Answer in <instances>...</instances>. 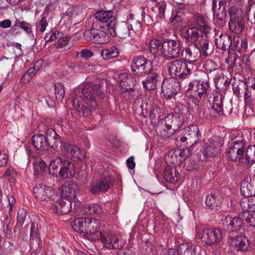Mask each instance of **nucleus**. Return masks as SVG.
Here are the masks:
<instances>
[{"label": "nucleus", "mask_w": 255, "mask_h": 255, "mask_svg": "<svg viewBox=\"0 0 255 255\" xmlns=\"http://www.w3.org/2000/svg\"><path fill=\"white\" fill-rule=\"evenodd\" d=\"M60 148L64 156L74 161H81L84 158V156L80 148L74 144L63 141L60 145Z\"/></svg>", "instance_id": "f3484780"}, {"label": "nucleus", "mask_w": 255, "mask_h": 255, "mask_svg": "<svg viewBox=\"0 0 255 255\" xmlns=\"http://www.w3.org/2000/svg\"><path fill=\"white\" fill-rule=\"evenodd\" d=\"M212 28L211 26L210 29H207V30L204 29L203 34H202V36L198 39L197 42L193 44V46L197 48L201 52L202 55L205 57L208 56L207 51L209 48L210 37V34L212 33Z\"/></svg>", "instance_id": "5701e85b"}, {"label": "nucleus", "mask_w": 255, "mask_h": 255, "mask_svg": "<svg viewBox=\"0 0 255 255\" xmlns=\"http://www.w3.org/2000/svg\"><path fill=\"white\" fill-rule=\"evenodd\" d=\"M194 25L189 26L182 32V36L186 42L194 44L203 34L204 29H211L208 18L203 14L196 13L193 16Z\"/></svg>", "instance_id": "f03ea898"}, {"label": "nucleus", "mask_w": 255, "mask_h": 255, "mask_svg": "<svg viewBox=\"0 0 255 255\" xmlns=\"http://www.w3.org/2000/svg\"><path fill=\"white\" fill-rule=\"evenodd\" d=\"M224 96L222 94H218L214 96L212 109L219 115L223 114V100Z\"/></svg>", "instance_id": "a18cd8bd"}, {"label": "nucleus", "mask_w": 255, "mask_h": 255, "mask_svg": "<svg viewBox=\"0 0 255 255\" xmlns=\"http://www.w3.org/2000/svg\"><path fill=\"white\" fill-rule=\"evenodd\" d=\"M87 218H79L71 223L72 228L77 232L85 237L86 231Z\"/></svg>", "instance_id": "79ce46f5"}, {"label": "nucleus", "mask_w": 255, "mask_h": 255, "mask_svg": "<svg viewBox=\"0 0 255 255\" xmlns=\"http://www.w3.org/2000/svg\"><path fill=\"white\" fill-rule=\"evenodd\" d=\"M232 153V151L228 145L225 152L226 156V161L224 163V166L226 170L233 172L235 169L234 163L238 162V160H233L231 158L232 157L231 156Z\"/></svg>", "instance_id": "c03bdc74"}, {"label": "nucleus", "mask_w": 255, "mask_h": 255, "mask_svg": "<svg viewBox=\"0 0 255 255\" xmlns=\"http://www.w3.org/2000/svg\"><path fill=\"white\" fill-rule=\"evenodd\" d=\"M212 9L213 18L220 26H223L226 22L227 16L226 9L227 0H212Z\"/></svg>", "instance_id": "f8f14e48"}, {"label": "nucleus", "mask_w": 255, "mask_h": 255, "mask_svg": "<svg viewBox=\"0 0 255 255\" xmlns=\"http://www.w3.org/2000/svg\"><path fill=\"white\" fill-rule=\"evenodd\" d=\"M136 90L134 88H132L131 89H122L121 90V95L126 100H131L134 99L136 95Z\"/></svg>", "instance_id": "13d9d810"}, {"label": "nucleus", "mask_w": 255, "mask_h": 255, "mask_svg": "<svg viewBox=\"0 0 255 255\" xmlns=\"http://www.w3.org/2000/svg\"><path fill=\"white\" fill-rule=\"evenodd\" d=\"M35 197L39 201H48L52 200L54 197V191L51 187L42 184L35 185L33 189Z\"/></svg>", "instance_id": "412c9836"}, {"label": "nucleus", "mask_w": 255, "mask_h": 255, "mask_svg": "<svg viewBox=\"0 0 255 255\" xmlns=\"http://www.w3.org/2000/svg\"><path fill=\"white\" fill-rule=\"evenodd\" d=\"M242 212L240 213V216H244L245 212H251L255 210V202L252 197H244L240 201Z\"/></svg>", "instance_id": "e433bc0d"}, {"label": "nucleus", "mask_w": 255, "mask_h": 255, "mask_svg": "<svg viewBox=\"0 0 255 255\" xmlns=\"http://www.w3.org/2000/svg\"><path fill=\"white\" fill-rule=\"evenodd\" d=\"M130 67L133 75L138 77L148 75L153 69L152 62L141 56L133 59Z\"/></svg>", "instance_id": "1a4fd4ad"}, {"label": "nucleus", "mask_w": 255, "mask_h": 255, "mask_svg": "<svg viewBox=\"0 0 255 255\" xmlns=\"http://www.w3.org/2000/svg\"><path fill=\"white\" fill-rule=\"evenodd\" d=\"M183 13L182 11L173 10L172 12V15L170 18V22H173L174 21L180 22L182 20V16Z\"/></svg>", "instance_id": "69168bd1"}, {"label": "nucleus", "mask_w": 255, "mask_h": 255, "mask_svg": "<svg viewBox=\"0 0 255 255\" xmlns=\"http://www.w3.org/2000/svg\"><path fill=\"white\" fill-rule=\"evenodd\" d=\"M230 15L229 27L230 30L236 34H240L245 29V21L241 12L236 6H231L228 8Z\"/></svg>", "instance_id": "9b49d317"}, {"label": "nucleus", "mask_w": 255, "mask_h": 255, "mask_svg": "<svg viewBox=\"0 0 255 255\" xmlns=\"http://www.w3.org/2000/svg\"><path fill=\"white\" fill-rule=\"evenodd\" d=\"M182 59H175L171 62L167 63V69L169 75L172 79L177 80L178 75L179 72L180 63L182 62Z\"/></svg>", "instance_id": "4c0bfd02"}, {"label": "nucleus", "mask_w": 255, "mask_h": 255, "mask_svg": "<svg viewBox=\"0 0 255 255\" xmlns=\"http://www.w3.org/2000/svg\"><path fill=\"white\" fill-rule=\"evenodd\" d=\"M215 81L216 89L220 92H225L230 85L231 79L221 73L216 76Z\"/></svg>", "instance_id": "c9c22d12"}, {"label": "nucleus", "mask_w": 255, "mask_h": 255, "mask_svg": "<svg viewBox=\"0 0 255 255\" xmlns=\"http://www.w3.org/2000/svg\"><path fill=\"white\" fill-rule=\"evenodd\" d=\"M72 202L70 200L65 201L63 199H59L51 205V210L58 214L65 215L72 212Z\"/></svg>", "instance_id": "bb28decb"}, {"label": "nucleus", "mask_w": 255, "mask_h": 255, "mask_svg": "<svg viewBox=\"0 0 255 255\" xmlns=\"http://www.w3.org/2000/svg\"><path fill=\"white\" fill-rule=\"evenodd\" d=\"M161 112V110L158 107H154L150 110L149 118L152 122L154 123L159 122V120L160 119L159 114Z\"/></svg>", "instance_id": "5fc2aeb1"}, {"label": "nucleus", "mask_w": 255, "mask_h": 255, "mask_svg": "<svg viewBox=\"0 0 255 255\" xmlns=\"http://www.w3.org/2000/svg\"><path fill=\"white\" fill-rule=\"evenodd\" d=\"M245 159L246 163L250 164L251 167L255 163V145H250L247 147Z\"/></svg>", "instance_id": "09e8293b"}, {"label": "nucleus", "mask_w": 255, "mask_h": 255, "mask_svg": "<svg viewBox=\"0 0 255 255\" xmlns=\"http://www.w3.org/2000/svg\"><path fill=\"white\" fill-rule=\"evenodd\" d=\"M29 224H27L23 229L20 235L23 239L25 238L26 240L28 238L32 239L36 242L37 246L39 247L41 246L42 241L40 238V234L39 233L38 224L35 222H31L30 226V235L28 236L25 232L28 230Z\"/></svg>", "instance_id": "b1692460"}, {"label": "nucleus", "mask_w": 255, "mask_h": 255, "mask_svg": "<svg viewBox=\"0 0 255 255\" xmlns=\"http://www.w3.org/2000/svg\"><path fill=\"white\" fill-rule=\"evenodd\" d=\"M86 231L85 237L93 241H98L103 231H99L100 221L98 219L87 217Z\"/></svg>", "instance_id": "aec40b11"}, {"label": "nucleus", "mask_w": 255, "mask_h": 255, "mask_svg": "<svg viewBox=\"0 0 255 255\" xmlns=\"http://www.w3.org/2000/svg\"><path fill=\"white\" fill-rule=\"evenodd\" d=\"M121 90L131 89L134 88L136 85V81L134 78L131 75L124 72L120 74L119 76Z\"/></svg>", "instance_id": "2f4dec72"}, {"label": "nucleus", "mask_w": 255, "mask_h": 255, "mask_svg": "<svg viewBox=\"0 0 255 255\" xmlns=\"http://www.w3.org/2000/svg\"><path fill=\"white\" fill-rule=\"evenodd\" d=\"M116 36H118L121 38H127L130 36L132 33V26L130 24L121 21L119 23H116L115 27Z\"/></svg>", "instance_id": "cd10ccee"}, {"label": "nucleus", "mask_w": 255, "mask_h": 255, "mask_svg": "<svg viewBox=\"0 0 255 255\" xmlns=\"http://www.w3.org/2000/svg\"><path fill=\"white\" fill-rule=\"evenodd\" d=\"M222 145V139L220 138L209 139L202 151L205 159L217 156L220 152Z\"/></svg>", "instance_id": "4be33fe9"}, {"label": "nucleus", "mask_w": 255, "mask_h": 255, "mask_svg": "<svg viewBox=\"0 0 255 255\" xmlns=\"http://www.w3.org/2000/svg\"><path fill=\"white\" fill-rule=\"evenodd\" d=\"M243 216L239 214L238 216L232 217L227 215L222 219L223 228L229 233L239 231L243 224Z\"/></svg>", "instance_id": "a211bd4d"}, {"label": "nucleus", "mask_w": 255, "mask_h": 255, "mask_svg": "<svg viewBox=\"0 0 255 255\" xmlns=\"http://www.w3.org/2000/svg\"><path fill=\"white\" fill-rule=\"evenodd\" d=\"M193 65L182 59L180 63L179 72L178 75V80L186 79L192 73V70L193 69Z\"/></svg>", "instance_id": "ea45409f"}, {"label": "nucleus", "mask_w": 255, "mask_h": 255, "mask_svg": "<svg viewBox=\"0 0 255 255\" xmlns=\"http://www.w3.org/2000/svg\"><path fill=\"white\" fill-rule=\"evenodd\" d=\"M49 172L53 176L70 179L75 174L74 164L69 160L61 157H57L51 160L48 168Z\"/></svg>", "instance_id": "20e7f679"}, {"label": "nucleus", "mask_w": 255, "mask_h": 255, "mask_svg": "<svg viewBox=\"0 0 255 255\" xmlns=\"http://www.w3.org/2000/svg\"><path fill=\"white\" fill-rule=\"evenodd\" d=\"M196 247L190 242L182 243L178 246L177 251L179 255H195Z\"/></svg>", "instance_id": "58836bf2"}, {"label": "nucleus", "mask_w": 255, "mask_h": 255, "mask_svg": "<svg viewBox=\"0 0 255 255\" xmlns=\"http://www.w3.org/2000/svg\"><path fill=\"white\" fill-rule=\"evenodd\" d=\"M81 94V98L83 101L74 99L72 105L80 115L87 117L97 109L98 106L97 99L103 98L104 93L98 85L92 84L83 88Z\"/></svg>", "instance_id": "f257e3e1"}, {"label": "nucleus", "mask_w": 255, "mask_h": 255, "mask_svg": "<svg viewBox=\"0 0 255 255\" xmlns=\"http://www.w3.org/2000/svg\"><path fill=\"white\" fill-rule=\"evenodd\" d=\"M50 34V35L48 40H47L48 41L60 40L64 35L62 32L58 31L56 30H51L48 34Z\"/></svg>", "instance_id": "0e129e2a"}, {"label": "nucleus", "mask_w": 255, "mask_h": 255, "mask_svg": "<svg viewBox=\"0 0 255 255\" xmlns=\"http://www.w3.org/2000/svg\"><path fill=\"white\" fill-rule=\"evenodd\" d=\"M189 154V148H187L186 150L178 148L175 149L174 151L171 150L168 153V156L171 155L172 158H173V155H175V157H177V155H179L180 158L179 161L182 162L184 161Z\"/></svg>", "instance_id": "3c124183"}, {"label": "nucleus", "mask_w": 255, "mask_h": 255, "mask_svg": "<svg viewBox=\"0 0 255 255\" xmlns=\"http://www.w3.org/2000/svg\"><path fill=\"white\" fill-rule=\"evenodd\" d=\"M177 169L174 166L167 165L163 171V178L169 183H174L178 181Z\"/></svg>", "instance_id": "f704fd0d"}, {"label": "nucleus", "mask_w": 255, "mask_h": 255, "mask_svg": "<svg viewBox=\"0 0 255 255\" xmlns=\"http://www.w3.org/2000/svg\"><path fill=\"white\" fill-rule=\"evenodd\" d=\"M205 204L211 210H218L221 205V200L219 194H210L206 196Z\"/></svg>", "instance_id": "a19ab883"}, {"label": "nucleus", "mask_w": 255, "mask_h": 255, "mask_svg": "<svg viewBox=\"0 0 255 255\" xmlns=\"http://www.w3.org/2000/svg\"><path fill=\"white\" fill-rule=\"evenodd\" d=\"M230 244L237 251H245L249 247V240L245 236H235L230 238Z\"/></svg>", "instance_id": "c756f323"}, {"label": "nucleus", "mask_w": 255, "mask_h": 255, "mask_svg": "<svg viewBox=\"0 0 255 255\" xmlns=\"http://www.w3.org/2000/svg\"><path fill=\"white\" fill-rule=\"evenodd\" d=\"M87 210L86 212L89 214H100L103 211L102 207L97 204L88 205Z\"/></svg>", "instance_id": "680f3d73"}, {"label": "nucleus", "mask_w": 255, "mask_h": 255, "mask_svg": "<svg viewBox=\"0 0 255 255\" xmlns=\"http://www.w3.org/2000/svg\"><path fill=\"white\" fill-rule=\"evenodd\" d=\"M84 36L87 41L100 44L106 43L109 40L107 31L94 21L91 28L84 32Z\"/></svg>", "instance_id": "6e6552de"}, {"label": "nucleus", "mask_w": 255, "mask_h": 255, "mask_svg": "<svg viewBox=\"0 0 255 255\" xmlns=\"http://www.w3.org/2000/svg\"><path fill=\"white\" fill-rule=\"evenodd\" d=\"M162 46V56L165 60H173L180 57L182 51V43L180 40L164 38Z\"/></svg>", "instance_id": "423d86ee"}, {"label": "nucleus", "mask_w": 255, "mask_h": 255, "mask_svg": "<svg viewBox=\"0 0 255 255\" xmlns=\"http://www.w3.org/2000/svg\"><path fill=\"white\" fill-rule=\"evenodd\" d=\"M191 92L189 98L194 104H198L211 97V89L208 81L199 79L192 80L188 84L186 94Z\"/></svg>", "instance_id": "7ed1b4c3"}, {"label": "nucleus", "mask_w": 255, "mask_h": 255, "mask_svg": "<svg viewBox=\"0 0 255 255\" xmlns=\"http://www.w3.org/2000/svg\"><path fill=\"white\" fill-rule=\"evenodd\" d=\"M114 179L111 176L102 177L96 183H92L90 186V192L94 195L100 192H105L114 185Z\"/></svg>", "instance_id": "dca6fc26"}, {"label": "nucleus", "mask_w": 255, "mask_h": 255, "mask_svg": "<svg viewBox=\"0 0 255 255\" xmlns=\"http://www.w3.org/2000/svg\"><path fill=\"white\" fill-rule=\"evenodd\" d=\"M45 138L47 141L49 146L55 149L59 143L63 142L61 137L59 135L55 130L51 128H48L46 131Z\"/></svg>", "instance_id": "c85d7f7f"}, {"label": "nucleus", "mask_w": 255, "mask_h": 255, "mask_svg": "<svg viewBox=\"0 0 255 255\" xmlns=\"http://www.w3.org/2000/svg\"><path fill=\"white\" fill-rule=\"evenodd\" d=\"M47 166L45 162L41 159L34 163V174L36 175L44 173L47 171Z\"/></svg>", "instance_id": "603ef678"}, {"label": "nucleus", "mask_w": 255, "mask_h": 255, "mask_svg": "<svg viewBox=\"0 0 255 255\" xmlns=\"http://www.w3.org/2000/svg\"><path fill=\"white\" fill-rule=\"evenodd\" d=\"M167 134L169 137L178 130L183 124V117L179 113L170 114L164 118Z\"/></svg>", "instance_id": "4468645a"}, {"label": "nucleus", "mask_w": 255, "mask_h": 255, "mask_svg": "<svg viewBox=\"0 0 255 255\" xmlns=\"http://www.w3.org/2000/svg\"><path fill=\"white\" fill-rule=\"evenodd\" d=\"M16 25H18V27L23 29L27 33H30L32 32L30 24L24 21H16Z\"/></svg>", "instance_id": "338daca9"}, {"label": "nucleus", "mask_w": 255, "mask_h": 255, "mask_svg": "<svg viewBox=\"0 0 255 255\" xmlns=\"http://www.w3.org/2000/svg\"><path fill=\"white\" fill-rule=\"evenodd\" d=\"M181 55L183 60L192 65L202 56L200 51L194 46L193 49L190 47L184 48L182 50Z\"/></svg>", "instance_id": "a878e982"}, {"label": "nucleus", "mask_w": 255, "mask_h": 255, "mask_svg": "<svg viewBox=\"0 0 255 255\" xmlns=\"http://www.w3.org/2000/svg\"><path fill=\"white\" fill-rule=\"evenodd\" d=\"M28 211L25 208H20L17 211V226H22L24 222L28 221L29 216Z\"/></svg>", "instance_id": "8fccbe9b"}, {"label": "nucleus", "mask_w": 255, "mask_h": 255, "mask_svg": "<svg viewBox=\"0 0 255 255\" xmlns=\"http://www.w3.org/2000/svg\"><path fill=\"white\" fill-rule=\"evenodd\" d=\"M120 52L116 46H113L109 48L103 49L102 50V55L105 60L116 58L119 56Z\"/></svg>", "instance_id": "de8ad7c7"}, {"label": "nucleus", "mask_w": 255, "mask_h": 255, "mask_svg": "<svg viewBox=\"0 0 255 255\" xmlns=\"http://www.w3.org/2000/svg\"><path fill=\"white\" fill-rule=\"evenodd\" d=\"M11 217H6L4 220L3 228L5 235L7 237H10L12 235V226L10 225Z\"/></svg>", "instance_id": "bf43d9fd"}, {"label": "nucleus", "mask_w": 255, "mask_h": 255, "mask_svg": "<svg viewBox=\"0 0 255 255\" xmlns=\"http://www.w3.org/2000/svg\"><path fill=\"white\" fill-rule=\"evenodd\" d=\"M158 7V16L160 18L165 19V12L167 8V3L164 0H160L157 2L156 4Z\"/></svg>", "instance_id": "052dcab7"}, {"label": "nucleus", "mask_w": 255, "mask_h": 255, "mask_svg": "<svg viewBox=\"0 0 255 255\" xmlns=\"http://www.w3.org/2000/svg\"><path fill=\"white\" fill-rule=\"evenodd\" d=\"M32 144L35 149L40 151H45L48 149V142L42 134H35L32 137Z\"/></svg>", "instance_id": "473e14b6"}, {"label": "nucleus", "mask_w": 255, "mask_h": 255, "mask_svg": "<svg viewBox=\"0 0 255 255\" xmlns=\"http://www.w3.org/2000/svg\"><path fill=\"white\" fill-rule=\"evenodd\" d=\"M182 133L184 136L180 137V140L187 148L197 144L202 138L201 133L197 125L185 127Z\"/></svg>", "instance_id": "9d476101"}, {"label": "nucleus", "mask_w": 255, "mask_h": 255, "mask_svg": "<svg viewBox=\"0 0 255 255\" xmlns=\"http://www.w3.org/2000/svg\"><path fill=\"white\" fill-rule=\"evenodd\" d=\"M112 10H100L94 14L96 20L94 21L99 24L102 28L108 31L112 36H115V25L117 22V18Z\"/></svg>", "instance_id": "39448f33"}, {"label": "nucleus", "mask_w": 255, "mask_h": 255, "mask_svg": "<svg viewBox=\"0 0 255 255\" xmlns=\"http://www.w3.org/2000/svg\"><path fill=\"white\" fill-rule=\"evenodd\" d=\"M147 75L145 80L142 81L143 87L147 90L156 89L157 85H159L161 82L160 76L157 73L149 74Z\"/></svg>", "instance_id": "7c9ffc66"}, {"label": "nucleus", "mask_w": 255, "mask_h": 255, "mask_svg": "<svg viewBox=\"0 0 255 255\" xmlns=\"http://www.w3.org/2000/svg\"><path fill=\"white\" fill-rule=\"evenodd\" d=\"M247 141L242 137L232 140L228 145L232 151L231 154L233 160H238V163L244 164L247 167H250V164L246 163L245 158L246 156Z\"/></svg>", "instance_id": "0eeeda50"}, {"label": "nucleus", "mask_w": 255, "mask_h": 255, "mask_svg": "<svg viewBox=\"0 0 255 255\" xmlns=\"http://www.w3.org/2000/svg\"><path fill=\"white\" fill-rule=\"evenodd\" d=\"M246 92L244 94V100L245 103H250L253 100V98L255 96V91L251 90L250 88L244 87Z\"/></svg>", "instance_id": "e2e57ef3"}, {"label": "nucleus", "mask_w": 255, "mask_h": 255, "mask_svg": "<svg viewBox=\"0 0 255 255\" xmlns=\"http://www.w3.org/2000/svg\"><path fill=\"white\" fill-rule=\"evenodd\" d=\"M77 55H80V57L81 58L88 60L92 57L94 55V54L91 50L87 49H84L80 52H78Z\"/></svg>", "instance_id": "774afa93"}, {"label": "nucleus", "mask_w": 255, "mask_h": 255, "mask_svg": "<svg viewBox=\"0 0 255 255\" xmlns=\"http://www.w3.org/2000/svg\"><path fill=\"white\" fill-rule=\"evenodd\" d=\"M240 191L242 194L245 197H252L255 194L254 186L246 180L242 181Z\"/></svg>", "instance_id": "49530a36"}, {"label": "nucleus", "mask_w": 255, "mask_h": 255, "mask_svg": "<svg viewBox=\"0 0 255 255\" xmlns=\"http://www.w3.org/2000/svg\"><path fill=\"white\" fill-rule=\"evenodd\" d=\"M204 69L209 73H211L218 69V65L213 60H206L204 64Z\"/></svg>", "instance_id": "4d7b16f0"}, {"label": "nucleus", "mask_w": 255, "mask_h": 255, "mask_svg": "<svg viewBox=\"0 0 255 255\" xmlns=\"http://www.w3.org/2000/svg\"><path fill=\"white\" fill-rule=\"evenodd\" d=\"M98 241H101L104 248L110 250L122 249L125 244L116 234L109 231H103Z\"/></svg>", "instance_id": "ddd939ff"}, {"label": "nucleus", "mask_w": 255, "mask_h": 255, "mask_svg": "<svg viewBox=\"0 0 255 255\" xmlns=\"http://www.w3.org/2000/svg\"><path fill=\"white\" fill-rule=\"evenodd\" d=\"M243 219L249 226L255 227V210L251 212H245Z\"/></svg>", "instance_id": "6e6d98bb"}, {"label": "nucleus", "mask_w": 255, "mask_h": 255, "mask_svg": "<svg viewBox=\"0 0 255 255\" xmlns=\"http://www.w3.org/2000/svg\"><path fill=\"white\" fill-rule=\"evenodd\" d=\"M179 89V83L172 78L165 79L161 84L162 94L167 100L175 97Z\"/></svg>", "instance_id": "6ab92c4d"}, {"label": "nucleus", "mask_w": 255, "mask_h": 255, "mask_svg": "<svg viewBox=\"0 0 255 255\" xmlns=\"http://www.w3.org/2000/svg\"><path fill=\"white\" fill-rule=\"evenodd\" d=\"M162 42L157 39H153L150 40L149 43L150 52L154 55V57H158L162 56Z\"/></svg>", "instance_id": "37998d69"}, {"label": "nucleus", "mask_w": 255, "mask_h": 255, "mask_svg": "<svg viewBox=\"0 0 255 255\" xmlns=\"http://www.w3.org/2000/svg\"><path fill=\"white\" fill-rule=\"evenodd\" d=\"M223 233L218 228L206 229L204 231V238L206 245L217 247L221 245Z\"/></svg>", "instance_id": "2eb2a0df"}, {"label": "nucleus", "mask_w": 255, "mask_h": 255, "mask_svg": "<svg viewBox=\"0 0 255 255\" xmlns=\"http://www.w3.org/2000/svg\"><path fill=\"white\" fill-rule=\"evenodd\" d=\"M216 47L222 51L228 50L232 45V38L226 33H222L219 37L215 39Z\"/></svg>", "instance_id": "72a5a7b5"}, {"label": "nucleus", "mask_w": 255, "mask_h": 255, "mask_svg": "<svg viewBox=\"0 0 255 255\" xmlns=\"http://www.w3.org/2000/svg\"><path fill=\"white\" fill-rule=\"evenodd\" d=\"M79 192V188L78 183L73 181L65 183L62 186L60 190L61 196L70 200L76 198Z\"/></svg>", "instance_id": "393cba45"}, {"label": "nucleus", "mask_w": 255, "mask_h": 255, "mask_svg": "<svg viewBox=\"0 0 255 255\" xmlns=\"http://www.w3.org/2000/svg\"><path fill=\"white\" fill-rule=\"evenodd\" d=\"M55 97L57 100L61 101L65 95V88L61 83H56L54 84Z\"/></svg>", "instance_id": "864d4df0"}]
</instances>
